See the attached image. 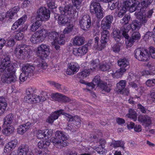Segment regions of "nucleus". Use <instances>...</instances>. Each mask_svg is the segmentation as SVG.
I'll list each match as a JSON object with an SVG mask.
<instances>
[{"label":"nucleus","mask_w":155,"mask_h":155,"mask_svg":"<svg viewBox=\"0 0 155 155\" xmlns=\"http://www.w3.org/2000/svg\"><path fill=\"white\" fill-rule=\"evenodd\" d=\"M17 66L16 63L11 62L10 59L8 56L5 57L0 64V75L3 74L2 81L4 83L10 84L17 81L15 75L16 68Z\"/></svg>","instance_id":"obj_1"},{"label":"nucleus","mask_w":155,"mask_h":155,"mask_svg":"<svg viewBox=\"0 0 155 155\" xmlns=\"http://www.w3.org/2000/svg\"><path fill=\"white\" fill-rule=\"evenodd\" d=\"M49 48L48 45L42 44L37 48V54L39 56L38 60L35 62V65L37 66L39 70L45 69L47 67V63L43 60L49 54Z\"/></svg>","instance_id":"obj_2"},{"label":"nucleus","mask_w":155,"mask_h":155,"mask_svg":"<svg viewBox=\"0 0 155 155\" xmlns=\"http://www.w3.org/2000/svg\"><path fill=\"white\" fill-rule=\"evenodd\" d=\"M59 10L61 15L58 17L59 24L61 25H68L70 24V21L67 15L73 13L74 10L72 5L68 4L64 6H61L59 8Z\"/></svg>","instance_id":"obj_3"},{"label":"nucleus","mask_w":155,"mask_h":155,"mask_svg":"<svg viewBox=\"0 0 155 155\" xmlns=\"http://www.w3.org/2000/svg\"><path fill=\"white\" fill-rule=\"evenodd\" d=\"M68 139L66 134L58 130L55 133V137H52L50 141L55 147L61 148L68 145V143L66 141Z\"/></svg>","instance_id":"obj_4"},{"label":"nucleus","mask_w":155,"mask_h":155,"mask_svg":"<svg viewBox=\"0 0 155 155\" xmlns=\"http://www.w3.org/2000/svg\"><path fill=\"white\" fill-rule=\"evenodd\" d=\"M31 50L29 46L25 45H19L15 48L14 53L19 58H28Z\"/></svg>","instance_id":"obj_5"},{"label":"nucleus","mask_w":155,"mask_h":155,"mask_svg":"<svg viewBox=\"0 0 155 155\" xmlns=\"http://www.w3.org/2000/svg\"><path fill=\"white\" fill-rule=\"evenodd\" d=\"M35 69L33 66L29 64L25 65L22 68V72L19 77L20 81L24 82L28 78L31 76V74L33 72Z\"/></svg>","instance_id":"obj_6"},{"label":"nucleus","mask_w":155,"mask_h":155,"mask_svg":"<svg viewBox=\"0 0 155 155\" xmlns=\"http://www.w3.org/2000/svg\"><path fill=\"white\" fill-rule=\"evenodd\" d=\"M125 27H122L120 30H114L113 32V36L115 40L117 42L120 40L121 37H124L127 40L129 39V36L128 33L129 31V28Z\"/></svg>","instance_id":"obj_7"},{"label":"nucleus","mask_w":155,"mask_h":155,"mask_svg":"<svg viewBox=\"0 0 155 155\" xmlns=\"http://www.w3.org/2000/svg\"><path fill=\"white\" fill-rule=\"evenodd\" d=\"M134 54L135 58L140 61H147L150 58L148 51L145 49L143 48L137 49L135 50Z\"/></svg>","instance_id":"obj_8"},{"label":"nucleus","mask_w":155,"mask_h":155,"mask_svg":"<svg viewBox=\"0 0 155 155\" xmlns=\"http://www.w3.org/2000/svg\"><path fill=\"white\" fill-rule=\"evenodd\" d=\"M90 8V12L91 13L94 12L97 18L101 19L104 16V12L99 3L92 2L91 4Z\"/></svg>","instance_id":"obj_9"},{"label":"nucleus","mask_w":155,"mask_h":155,"mask_svg":"<svg viewBox=\"0 0 155 155\" xmlns=\"http://www.w3.org/2000/svg\"><path fill=\"white\" fill-rule=\"evenodd\" d=\"M37 15L36 18L41 21H47L50 17V12L46 8L41 7L37 11Z\"/></svg>","instance_id":"obj_10"},{"label":"nucleus","mask_w":155,"mask_h":155,"mask_svg":"<svg viewBox=\"0 0 155 155\" xmlns=\"http://www.w3.org/2000/svg\"><path fill=\"white\" fill-rule=\"evenodd\" d=\"M64 35L61 34L59 37L58 33L54 31L49 32L48 35L49 39L53 40L52 43L57 42L59 45H62L64 43Z\"/></svg>","instance_id":"obj_11"},{"label":"nucleus","mask_w":155,"mask_h":155,"mask_svg":"<svg viewBox=\"0 0 155 155\" xmlns=\"http://www.w3.org/2000/svg\"><path fill=\"white\" fill-rule=\"evenodd\" d=\"M79 24L83 30L87 31L91 26V18L88 15H84L79 19Z\"/></svg>","instance_id":"obj_12"},{"label":"nucleus","mask_w":155,"mask_h":155,"mask_svg":"<svg viewBox=\"0 0 155 155\" xmlns=\"http://www.w3.org/2000/svg\"><path fill=\"white\" fill-rule=\"evenodd\" d=\"M109 32L107 30H103L101 32V44L100 49L101 50L106 46V43L108 41L110 37Z\"/></svg>","instance_id":"obj_13"},{"label":"nucleus","mask_w":155,"mask_h":155,"mask_svg":"<svg viewBox=\"0 0 155 155\" xmlns=\"http://www.w3.org/2000/svg\"><path fill=\"white\" fill-rule=\"evenodd\" d=\"M123 3L127 8V10L128 9L130 12H133L138 9L137 7L140 5L139 3L137 2H135L130 0H127L123 2Z\"/></svg>","instance_id":"obj_14"},{"label":"nucleus","mask_w":155,"mask_h":155,"mask_svg":"<svg viewBox=\"0 0 155 155\" xmlns=\"http://www.w3.org/2000/svg\"><path fill=\"white\" fill-rule=\"evenodd\" d=\"M134 15L140 21L141 23L145 24L147 22L148 18L145 13L143 8H141L140 9H137Z\"/></svg>","instance_id":"obj_15"},{"label":"nucleus","mask_w":155,"mask_h":155,"mask_svg":"<svg viewBox=\"0 0 155 155\" xmlns=\"http://www.w3.org/2000/svg\"><path fill=\"white\" fill-rule=\"evenodd\" d=\"M100 78L98 76H96L94 78L92 81L91 83H86L87 89L89 91L93 89H96V87L100 86Z\"/></svg>","instance_id":"obj_16"},{"label":"nucleus","mask_w":155,"mask_h":155,"mask_svg":"<svg viewBox=\"0 0 155 155\" xmlns=\"http://www.w3.org/2000/svg\"><path fill=\"white\" fill-rule=\"evenodd\" d=\"M66 114L64 112L63 110H59L53 113L48 117L47 121L49 124H52L54 121L57 119L61 114Z\"/></svg>","instance_id":"obj_17"},{"label":"nucleus","mask_w":155,"mask_h":155,"mask_svg":"<svg viewBox=\"0 0 155 155\" xmlns=\"http://www.w3.org/2000/svg\"><path fill=\"white\" fill-rule=\"evenodd\" d=\"M138 120L142 125H145L146 127H148L150 125L152 122L151 117L146 115H139L138 117Z\"/></svg>","instance_id":"obj_18"},{"label":"nucleus","mask_w":155,"mask_h":155,"mask_svg":"<svg viewBox=\"0 0 155 155\" xmlns=\"http://www.w3.org/2000/svg\"><path fill=\"white\" fill-rule=\"evenodd\" d=\"M79 70V67L75 63H70L67 69L66 73L69 75L73 74L77 72Z\"/></svg>","instance_id":"obj_19"},{"label":"nucleus","mask_w":155,"mask_h":155,"mask_svg":"<svg viewBox=\"0 0 155 155\" xmlns=\"http://www.w3.org/2000/svg\"><path fill=\"white\" fill-rule=\"evenodd\" d=\"M140 38V35L138 31H136L133 32L131 37L129 39L126 41L128 45L131 46L136 41L139 40Z\"/></svg>","instance_id":"obj_20"},{"label":"nucleus","mask_w":155,"mask_h":155,"mask_svg":"<svg viewBox=\"0 0 155 155\" xmlns=\"http://www.w3.org/2000/svg\"><path fill=\"white\" fill-rule=\"evenodd\" d=\"M86 46H82L79 48H74L73 50V54L76 56H81L85 54L87 52Z\"/></svg>","instance_id":"obj_21"},{"label":"nucleus","mask_w":155,"mask_h":155,"mask_svg":"<svg viewBox=\"0 0 155 155\" xmlns=\"http://www.w3.org/2000/svg\"><path fill=\"white\" fill-rule=\"evenodd\" d=\"M19 8L17 6L14 7L11 10L8 11L6 14V16L7 18H9V20L15 19L17 16V13L19 11Z\"/></svg>","instance_id":"obj_22"},{"label":"nucleus","mask_w":155,"mask_h":155,"mask_svg":"<svg viewBox=\"0 0 155 155\" xmlns=\"http://www.w3.org/2000/svg\"><path fill=\"white\" fill-rule=\"evenodd\" d=\"M33 125V123L28 122L23 124L20 125L18 127L17 129V133L20 134H23L25 133L31 125Z\"/></svg>","instance_id":"obj_23"},{"label":"nucleus","mask_w":155,"mask_h":155,"mask_svg":"<svg viewBox=\"0 0 155 155\" xmlns=\"http://www.w3.org/2000/svg\"><path fill=\"white\" fill-rule=\"evenodd\" d=\"M67 120L69 122H71L77 128L81 126V119L80 118L77 116L73 117L69 115L67 117Z\"/></svg>","instance_id":"obj_24"},{"label":"nucleus","mask_w":155,"mask_h":155,"mask_svg":"<svg viewBox=\"0 0 155 155\" xmlns=\"http://www.w3.org/2000/svg\"><path fill=\"white\" fill-rule=\"evenodd\" d=\"M127 11V8L123 4V2L120 3L117 9L116 10L115 13L117 14V16L119 18H122Z\"/></svg>","instance_id":"obj_25"},{"label":"nucleus","mask_w":155,"mask_h":155,"mask_svg":"<svg viewBox=\"0 0 155 155\" xmlns=\"http://www.w3.org/2000/svg\"><path fill=\"white\" fill-rule=\"evenodd\" d=\"M27 18V15H24L13 24L12 26L11 30L14 31L17 29L19 26L22 25L26 21Z\"/></svg>","instance_id":"obj_26"},{"label":"nucleus","mask_w":155,"mask_h":155,"mask_svg":"<svg viewBox=\"0 0 155 155\" xmlns=\"http://www.w3.org/2000/svg\"><path fill=\"white\" fill-rule=\"evenodd\" d=\"M118 65L120 67V69H124L126 70V67L129 64V61L128 59L125 58L120 59L117 61Z\"/></svg>","instance_id":"obj_27"},{"label":"nucleus","mask_w":155,"mask_h":155,"mask_svg":"<svg viewBox=\"0 0 155 155\" xmlns=\"http://www.w3.org/2000/svg\"><path fill=\"white\" fill-rule=\"evenodd\" d=\"M84 38L81 36H76L73 38V43L74 46H79L84 44Z\"/></svg>","instance_id":"obj_28"},{"label":"nucleus","mask_w":155,"mask_h":155,"mask_svg":"<svg viewBox=\"0 0 155 155\" xmlns=\"http://www.w3.org/2000/svg\"><path fill=\"white\" fill-rule=\"evenodd\" d=\"M31 42L34 44L40 43L43 41V39L41 36L38 35V33L35 32L31 38Z\"/></svg>","instance_id":"obj_29"},{"label":"nucleus","mask_w":155,"mask_h":155,"mask_svg":"<svg viewBox=\"0 0 155 155\" xmlns=\"http://www.w3.org/2000/svg\"><path fill=\"white\" fill-rule=\"evenodd\" d=\"M2 130L3 133L5 135H9L12 134L14 130L13 126L10 125H5Z\"/></svg>","instance_id":"obj_30"},{"label":"nucleus","mask_w":155,"mask_h":155,"mask_svg":"<svg viewBox=\"0 0 155 155\" xmlns=\"http://www.w3.org/2000/svg\"><path fill=\"white\" fill-rule=\"evenodd\" d=\"M42 21L36 18V20L32 24L30 27L31 30L33 32L35 31L41 25Z\"/></svg>","instance_id":"obj_31"},{"label":"nucleus","mask_w":155,"mask_h":155,"mask_svg":"<svg viewBox=\"0 0 155 155\" xmlns=\"http://www.w3.org/2000/svg\"><path fill=\"white\" fill-rule=\"evenodd\" d=\"M28 150L29 148L27 145H22L20 146L18 148L17 155H25Z\"/></svg>","instance_id":"obj_32"},{"label":"nucleus","mask_w":155,"mask_h":155,"mask_svg":"<svg viewBox=\"0 0 155 155\" xmlns=\"http://www.w3.org/2000/svg\"><path fill=\"white\" fill-rule=\"evenodd\" d=\"M7 104L5 98L3 97H0V113H4Z\"/></svg>","instance_id":"obj_33"},{"label":"nucleus","mask_w":155,"mask_h":155,"mask_svg":"<svg viewBox=\"0 0 155 155\" xmlns=\"http://www.w3.org/2000/svg\"><path fill=\"white\" fill-rule=\"evenodd\" d=\"M35 96L33 97L32 95H27L24 97V99L25 101L28 103H36L37 101H38V98H36L37 100L35 99Z\"/></svg>","instance_id":"obj_34"},{"label":"nucleus","mask_w":155,"mask_h":155,"mask_svg":"<svg viewBox=\"0 0 155 155\" xmlns=\"http://www.w3.org/2000/svg\"><path fill=\"white\" fill-rule=\"evenodd\" d=\"M90 69H85L78 74V77L80 78H83L88 76L90 74Z\"/></svg>","instance_id":"obj_35"},{"label":"nucleus","mask_w":155,"mask_h":155,"mask_svg":"<svg viewBox=\"0 0 155 155\" xmlns=\"http://www.w3.org/2000/svg\"><path fill=\"white\" fill-rule=\"evenodd\" d=\"M27 28H22L19 29V32L16 33L15 36V38L18 40H21L24 37V31L27 29Z\"/></svg>","instance_id":"obj_36"},{"label":"nucleus","mask_w":155,"mask_h":155,"mask_svg":"<svg viewBox=\"0 0 155 155\" xmlns=\"http://www.w3.org/2000/svg\"><path fill=\"white\" fill-rule=\"evenodd\" d=\"M130 15L128 14H126L125 15L123 18L121 19L120 21V23L122 25H124V26L122 27H125V28H126V27L128 28H130V27H128L127 26V24H128L129 21H130Z\"/></svg>","instance_id":"obj_37"},{"label":"nucleus","mask_w":155,"mask_h":155,"mask_svg":"<svg viewBox=\"0 0 155 155\" xmlns=\"http://www.w3.org/2000/svg\"><path fill=\"white\" fill-rule=\"evenodd\" d=\"M100 63V61L98 59H96L92 61L90 64V70L92 71H94L97 68Z\"/></svg>","instance_id":"obj_38"},{"label":"nucleus","mask_w":155,"mask_h":155,"mask_svg":"<svg viewBox=\"0 0 155 155\" xmlns=\"http://www.w3.org/2000/svg\"><path fill=\"white\" fill-rule=\"evenodd\" d=\"M128 112V113L127 114L126 116L132 119L134 121H136L137 116L136 112L134 110L130 109L129 110Z\"/></svg>","instance_id":"obj_39"},{"label":"nucleus","mask_w":155,"mask_h":155,"mask_svg":"<svg viewBox=\"0 0 155 155\" xmlns=\"http://www.w3.org/2000/svg\"><path fill=\"white\" fill-rule=\"evenodd\" d=\"M14 116L12 114L7 115L4 119V125H7L11 124L12 122Z\"/></svg>","instance_id":"obj_40"},{"label":"nucleus","mask_w":155,"mask_h":155,"mask_svg":"<svg viewBox=\"0 0 155 155\" xmlns=\"http://www.w3.org/2000/svg\"><path fill=\"white\" fill-rule=\"evenodd\" d=\"M111 66V64L110 63L104 62L101 63L100 68L102 71H105L109 70Z\"/></svg>","instance_id":"obj_41"},{"label":"nucleus","mask_w":155,"mask_h":155,"mask_svg":"<svg viewBox=\"0 0 155 155\" xmlns=\"http://www.w3.org/2000/svg\"><path fill=\"white\" fill-rule=\"evenodd\" d=\"M127 82L125 80H120L117 84V87L118 91L121 92L125 88Z\"/></svg>","instance_id":"obj_42"},{"label":"nucleus","mask_w":155,"mask_h":155,"mask_svg":"<svg viewBox=\"0 0 155 155\" xmlns=\"http://www.w3.org/2000/svg\"><path fill=\"white\" fill-rule=\"evenodd\" d=\"M120 5V3H119L118 0H112L108 3V5L110 6V9L111 10H114L116 8V9H117L118 7Z\"/></svg>","instance_id":"obj_43"},{"label":"nucleus","mask_w":155,"mask_h":155,"mask_svg":"<svg viewBox=\"0 0 155 155\" xmlns=\"http://www.w3.org/2000/svg\"><path fill=\"white\" fill-rule=\"evenodd\" d=\"M50 143L46 140L44 141L41 140L38 144V147L40 149H45L46 148L50 145Z\"/></svg>","instance_id":"obj_44"},{"label":"nucleus","mask_w":155,"mask_h":155,"mask_svg":"<svg viewBox=\"0 0 155 155\" xmlns=\"http://www.w3.org/2000/svg\"><path fill=\"white\" fill-rule=\"evenodd\" d=\"M141 26V23L138 21L135 20L133 21L131 25V28L133 30H138Z\"/></svg>","instance_id":"obj_45"},{"label":"nucleus","mask_w":155,"mask_h":155,"mask_svg":"<svg viewBox=\"0 0 155 155\" xmlns=\"http://www.w3.org/2000/svg\"><path fill=\"white\" fill-rule=\"evenodd\" d=\"M124 143L122 141H113L112 142L111 145H113L114 147H120L123 150H124L125 147H124Z\"/></svg>","instance_id":"obj_46"},{"label":"nucleus","mask_w":155,"mask_h":155,"mask_svg":"<svg viewBox=\"0 0 155 155\" xmlns=\"http://www.w3.org/2000/svg\"><path fill=\"white\" fill-rule=\"evenodd\" d=\"M126 72V70L124 69H120L117 71H116L115 72H113L112 75L116 78H118L122 76L124 73Z\"/></svg>","instance_id":"obj_47"},{"label":"nucleus","mask_w":155,"mask_h":155,"mask_svg":"<svg viewBox=\"0 0 155 155\" xmlns=\"http://www.w3.org/2000/svg\"><path fill=\"white\" fill-rule=\"evenodd\" d=\"M107 22L104 19L102 20L101 27L103 30H107L110 28L111 25Z\"/></svg>","instance_id":"obj_48"},{"label":"nucleus","mask_w":155,"mask_h":155,"mask_svg":"<svg viewBox=\"0 0 155 155\" xmlns=\"http://www.w3.org/2000/svg\"><path fill=\"white\" fill-rule=\"evenodd\" d=\"M36 32L38 33V35H40L41 37L42 38L43 41L44 38L48 36V33L46 30L42 28L40 30L37 31Z\"/></svg>","instance_id":"obj_49"},{"label":"nucleus","mask_w":155,"mask_h":155,"mask_svg":"<svg viewBox=\"0 0 155 155\" xmlns=\"http://www.w3.org/2000/svg\"><path fill=\"white\" fill-rule=\"evenodd\" d=\"M99 87L103 91L107 92H109L110 89L109 85L106 83H101L100 84Z\"/></svg>","instance_id":"obj_50"},{"label":"nucleus","mask_w":155,"mask_h":155,"mask_svg":"<svg viewBox=\"0 0 155 155\" xmlns=\"http://www.w3.org/2000/svg\"><path fill=\"white\" fill-rule=\"evenodd\" d=\"M49 83L51 85L54 86L56 87L58 90L60 91H62V88H63V86L60 84L55 82L53 81H49Z\"/></svg>","instance_id":"obj_51"},{"label":"nucleus","mask_w":155,"mask_h":155,"mask_svg":"<svg viewBox=\"0 0 155 155\" xmlns=\"http://www.w3.org/2000/svg\"><path fill=\"white\" fill-rule=\"evenodd\" d=\"M47 4L48 7L51 9L56 8L55 5V0H48L47 1Z\"/></svg>","instance_id":"obj_52"},{"label":"nucleus","mask_w":155,"mask_h":155,"mask_svg":"<svg viewBox=\"0 0 155 155\" xmlns=\"http://www.w3.org/2000/svg\"><path fill=\"white\" fill-rule=\"evenodd\" d=\"M67 25L68 27L66 28L63 31V33L64 34L69 33L73 30L74 25L73 24H71L70 23V24Z\"/></svg>","instance_id":"obj_53"},{"label":"nucleus","mask_w":155,"mask_h":155,"mask_svg":"<svg viewBox=\"0 0 155 155\" xmlns=\"http://www.w3.org/2000/svg\"><path fill=\"white\" fill-rule=\"evenodd\" d=\"M17 143V140L16 139H15L9 142L7 144V146L8 147H10V150H11L15 148Z\"/></svg>","instance_id":"obj_54"},{"label":"nucleus","mask_w":155,"mask_h":155,"mask_svg":"<svg viewBox=\"0 0 155 155\" xmlns=\"http://www.w3.org/2000/svg\"><path fill=\"white\" fill-rule=\"evenodd\" d=\"M153 0H141V5L143 8H146L152 2Z\"/></svg>","instance_id":"obj_55"},{"label":"nucleus","mask_w":155,"mask_h":155,"mask_svg":"<svg viewBox=\"0 0 155 155\" xmlns=\"http://www.w3.org/2000/svg\"><path fill=\"white\" fill-rule=\"evenodd\" d=\"M62 95L61 94L59 93H56L55 94H53L52 96V98L53 100L57 101L59 102H61V97Z\"/></svg>","instance_id":"obj_56"},{"label":"nucleus","mask_w":155,"mask_h":155,"mask_svg":"<svg viewBox=\"0 0 155 155\" xmlns=\"http://www.w3.org/2000/svg\"><path fill=\"white\" fill-rule=\"evenodd\" d=\"M74 5L78 9H79L81 6V2L83 0H71Z\"/></svg>","instance_id":"obj_57"},{"label":"nucleus","mask_w":155,"mask_h":155,"mask_svg":"<svg viewBox=\"0 0 155 155\" xmlns=\"http://www.w3.org/2000/svg\"><path fill=\"white\" fill-rule=\"evenodd\" d=\"M36 88L34 87H30L26 89L27 95H32L36 92Z\"/></svg>","instance_id":"obj_58"},{"label":"nucleus","mask_w":155,"mask_h":155,"mask_svg":"<svg viewBox=\"0 0 155 155\" xmlns=\"http://www.w3.org/2000/svg\"><path fill=\"white\" fill-rule=\"evenodd\" d=\"M94 150H95L98 153L102 154L104 152V149L103 147L99 146V147L95 146L93 147Z\"/></svg>","instance_id":"obj_59"},{"label":"nucleus","mask_w":155,"mask_h":155,"mask_svg":"<svg viewBox=\"0 0 155 155\" xmlns=\"http://www.w3.org/2000/svg\"><path fill=\"white\" fill-rule=\"evenodd\" d=\"M6 43L5 45L8 47H12L13 46L15 43L14 40L13 38H8L7 40Z\"/></svg>","instance_id":"obj_60"},{"label":"nucleus","mask_w":155,"mask_h":155,"mask_svg":"<svg viewBox=\"0 0 155 155\" xmlns=\"http://www.w3.org/2000/svg\"><path fill=\"white\" fill-rule=\"evenodd\" d=\"M72 123L71 122H70L68 124L67 127L66 129L68 130H69L72 132H74L75 130V129L77 127L74 126Z\"/></svg>","instance_id":"obj_61"},{"label":"nucleus","mask_w":155,"mask_h":155,"mask_svg":"<svg viewBox=\"0 0 155 155\" xmlns=\"http://www.w3.org/2000/svg\"><path fill=\"white\" fill-rule=\"evenodd\" d=\"M45 138L47 139L50 137L51 135L52 131L51 130L46 129L44 131Z\"/></svg>","instance_id":"obj_62"},{"label":"nucleus","mask_w":155,"mask_h":155,"mask_svg":"<svg viewBox=\"0 0 155 155\" xmlns=\"http://www.w3.org/2000/svg\"><path fill=\"white\" fill-rule=\"evenodd\" d=\"M141 74L142 76H148L149 75H152L155 74V71H153V72L151 71L148 70H143L141 72Z\"/></svg>","instance_id":"obj_63"},{"label":"nucleus","mask_w":155,"mask_h":155,"mask_svg":"<svg viewBox=\"0 0 155 155\" xmlns=\"http://www.w3.org/2000/svg\"><path fill=\"white\" fill-rule=\"evenodd\" d=\"M103 19L111 25L113 20V17L112 15H109L106 16Z\"/></svg>","instance_id":"obj_64"}]
</instances>
